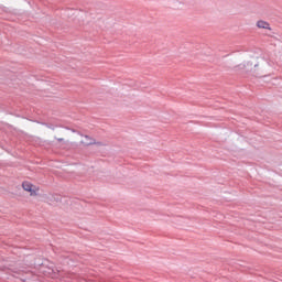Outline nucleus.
Wrapping results in <instances>:
<instances>
[{"label":"nucleus","instance_id":"1","mask_svg":"<svg viewBox=\"0 0 282 282\" xmlns=\"http://www.w3.org/2000/svg\"><path fill=\"white\" fill-rule=\"evenodd\" d=\"M80 143L84 147H91V144H97V147H105V143L102 142H96V139L89 137V135H84L83 139L80 140Z\"/></svg>","mask_w":282,"mask_h":282},{"label":"nucleus","instance_id":"2","mask_svg":"<svg viewBox=\"0 0 282 282\" xmlns=\"http://www.w3.org/2000/svg\"><path fill=\"white\" fill-rule=\"evenodd\" d=\"M22 188L24 191H26L28 193H30V195L32 197H35L36 193H39V187L34 186L32 183L30 182H23L22 183Z\"/></svg>","mask_w":282,"mask_h":282},{"label":"nucleus","instance_id":"3","mask_svg":"<svg viewBox=\"0 0 282 282\" xmlns=\"http://www.w3.org/2000/svg\"><path fill=\"white\" fill-rule=\"evenodd\" d=\"M257 28H259L260 30H272V28H270V24L263 20H259L257 22Z\"/></svg>","mask_w":282,"mask_h":282},{"label":"nucleus","instance_id":"4","mask_svg":"<svg viewBox=\"0 0 282 282\" xmlns=\"http://www.w3.org/2000/svg\"><path fill=\"white\" fill-rule=\"evenodd\" d=\"M63 140H64L63 138L57 139L58 142H63Z\"/></svg>","mask_w":282,"mask_h":282}]
</instances>
